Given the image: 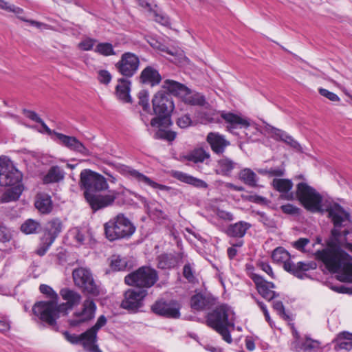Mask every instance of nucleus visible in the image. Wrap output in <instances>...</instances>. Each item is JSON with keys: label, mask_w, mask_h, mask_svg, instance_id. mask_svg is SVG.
Masks as SVG:
<instances>
[{"label": "nucleus", "mask_w": 352, "mask_h": 352, "mask_svg": "<svg viewBox=\"0 0 352 352\" xmlns=\"http://www.w3.org/2000/svg\"><path fill=\"white\" fill-rule=\"evenodd\" d=\"M60 295L65 302L60 305H56L55 302H36L32 307L34 314L53 329H56V320L61 316H66L69 310L80 304L82 299L78 292L67 287L60 289Z\"/></svg>", "instance_id": "nucleus-1"}, {"label": "nucleus", "mask_w": 352, "mask_h": 352, "mask_svg": "<svg viewBox=\"0 0 352 352\" xmlns=\"http://www.w3.org/2000/svg\"><path fill=\"white\" fill-rule=\"evenodd\" d=\"M80 186L85 190L84 194L87 201L95 211L111 205L116 199L115 192L106 195L95 194L107 190L109 186L102 175L91 170L85 169L80 173Z\"/></svg>", "instance_id": "nucleus-2"}, {"label": "nucleus", "mask_w": 352, "mask_h": 352, "mask_svg": "<svg viewBox=\"0 0 352 352\" xmlns=\"http://www.w3.org/2000/svg\"><path fill=\"white\" fill-rule=\"evenodd\" d=\"M316 256L330 272L340 273L342 281L352 283V258L340 247L329 245L317 251Z\"/></svg>", "instance_id": "nucleus-3"}, {"label": "nucleus", "mask_w": 352, "mask_h": 352, "mask_svg": "<svg viewBox=\"0 0 352 352\" xmlns=\"http://www.w3.org/2000/svg\"><path fill=\"white\" fill-rule=\"evenodd\" d=\"M22 174L5 156L0 157V186H10L2 195L0 201L8 203L16 201L21 195L23 187L21 184Z\"/></svg>", "instance_id": "nucleus-4"}, {"label": "nucleus", "mask_w": 352, "mask_h": 352, "mask_svg": "<svg viewBox=\"0 0 352 352\" xmlns=\"http://www.w3.org/2000/svg\"><path fill=\"white\" fill-rule=\"evenodd\" d=\"M206 323L219 333L226 342L232 343L229 328L234 327V312L230 307L221 305L216 307L207 315Z\"/></svg>", "instance_id": "nucleus-5"}, {"label": "nucleus", "mask_w": 352, "mask_h": 352, "mask_svg": "<svg viewBox=\"0 0 352 352\" xmlns=\"http://www.w3.org/2000/svg\"><path fill=\"white\" fill-rule=\"evenodd\" d=\"M152 104L153 113L157 116L151 120V125L157 128L168 126L171 124L170 116L175 108L171 96L160 91L154 95Z\"/></svg>", "instance_id": "nucleus-6"}, {"label": "nucleus", "mask_w": 352, "mask_h": 352, "mask_svg": "<svg viewBox=\"0 0 352 352\" xmlns=\"http://www.w3.org/2000/svg\"><path fill=\"white\" fill-rule=\"evenodd\" d=\"M104 227L106 237L111 241L129 238L135 230V226L122 214L107 222Z\"/></svg>", "instance_id": "nucleus-7"}, {"label": "nucleus", "mask_w": 352, "mask_h": 352, "mask_svg": "<svg viewBox=\"0 0 352 352\" xmlns=\"http://www.w3.org/2000/svg\"><path fill=\"white\" fill-rule=\"evenodd\" d=\"M296 194L300 202L307 210L312 212L322 211L321 195L307 183H298L296 186Z\"/></svg>", "instance_id": "nucleus-8"}, {"label": "nucleus", "mask_w": 352, "mask_h": 352, "mask_svg": "<svg viewBox=\"0 0 352 352\" xmlns=\"http://www.w3.org/2000/svg\"><path fill=\"white\" fill-rule=\"evenodd\" d=\"M272 258L276 263H283V268L285 271L300 279L304 277V272H307L313 268L312 264L310 263H293L290 260L289 252L282 247L276 248L273 251Z\"/></svg>", "instance_id": "nucleus-9"}, {"label": "nucleus", "mask_w": 352, "mask_h": 352, "mask_svg": "<svg viewBox=\"0 0 352 352\" xmlns=\"http://www.w3.org/2000/svg\"><path fill=\"white\" fill-rule=\"evenodd\" d=\"M158 280V274L155 270L142 266L136 271L129 274L124 278V282L129 285H133L138 289L149 288Z\"/></svg>", "instance_id": "nucleus-10"}, {"label": "nucleus", "mask_w": 352, "mask_h": 352, "mask_svg": "<svg viewBox=\"0 0 352 352\" xmlns=\"http://www.w3.org/2000/svg\"><path fill=\"white\" fill-rule=\"evenodd\" d=\"M327 211L328 217L331 219L334 226L331 230V234L334 238H338L342 235L340 228L346 226L347 223L351 222V214L337 203L330 205ZM342 233L344 236H346L349 234V232L344 230Z\"/></svg>", "instance_id": "nucleus-11"}, {"label": "nucleus", "mask_w": 352, "mask_h": 352, "mask_svg": "<svg viewBox=\"0 0 352 352\" xmlns=\"http://www.w3.org/2000/svg\"><path fill=\"white\" fill-rule=\"evenodd\" d=\"M72 276L75 285L83 293L93 296H98L100 292V285L94 280L91 271L85 267L73 270Z\"/></svg>", "instance_id": "nucleus-12"}, {"label": "nucleus", "mask_w": 352, "mask_h": 352, "mask_svg": "<svg viewBox=\"0 0 352 352\" xmlns=\"http://www.w3.org/2000/svg\"><path fill=\"white\" fill-rule=\"evenodd\" d=\"M107 322V318L101 315L96 324L80 335V344L90 352H102L96 344L98 331Z\"/></svg>", "instance_id": "nucleus-13"}, {"label": "nucleus", "mask_w": 352, "mask_h": 352, "mask_svg": "<svg viewBox=\"0 0 352 352\" xmlns=\"http://www.w3.org/2000/svg\"><path fill=\"white\" fill-rule=\"evenodd\" d=\"M118 72L126 78L132 77L138 70L140 59L131 52H124L120 60L116 64Z\"/></svg>", "instance_id": "nucleus-14"}, {"label": "nucleus", "mask_w": 352, "mask_h": 352, "mask_svg": "<svg viewBox=\"0 0 352 352\" xmlns=\"http://www.w3.org/2000/svg\"><path fill=\"white\" fill-rule=\"evenodd\" d=\"M96 305L94 300L87 298L82 303V310L74 313L72 318L69 320L72 327H78L91 320L96 314Z\"/></svg>", "instance_id": "nucleus-15"}, {"label": "nucleus", "mask_w": 352, "mask_h": 352, "mask_svg": "<svg viewBox=\"0 0 352 352\" xmlns=\"http://www.w3.org/2000/svg\"><path fill=\"white\" fill-rule=\"evenodd\" d=\"M180 307L175 300L166 301L164 299L157 300L151 307V310L157 315L168 318L180 317Z\"/></svg>", "instance_id": "nucleus-16"}, {"label": "nucleus", "mask_w": 352, "mask_h": 352, "mask_svg": "<svg viewBox=\"0 0 352 352\" xmlns=\"http://www.w3.org/2000/svg\"><path fill=\"white\" fill-rule=\"evenodd\" d=\"M147 295V291L144 289H131L124 293V298L121 303L122 308L135 311L142 307V300Z\"/></svg>", "instance_id": "nucleus-17"}, {"label": "nucleus", "mask_w": 352, "mask_h": 352, "mask_svg": "<svg viewBox=\"0 0 352 352\" xmlns=\"http://www.w3.org/2000/svg\"><path fill=\"white\" fill-rule=\"evenodd\" d=\"M216 298L210 293L196 292L190 297V307L196 311L211 309L215 305Z\"/></svg>", "instance_id": "nucleus-18"}, {"label": "nucleus", "mask_w": 352, "mask_h": 352, "mask_svg": "<svg viewBox=\"0 0 352 352\" xmlns=\"http://www.w3.org/2000/svg\"><path fill=\"white\" fill-rule=\"evenodd\" d=\"M251 278L254 283L258 294L267 300L270 301L279 296L278 293L270 289L276 287L272 282L267 281L263 276L256 274H253Z\"/></svg>", "instance_id": "nucleus-19"}, {"label": "nucleus", "mask_w": 352, "mask_h": 352, "mask_svg": "<svg viewBox=\"0 0 352 352\" xmlns=\"http://www.w3.org/2000/svg\"><path fill=\"white\" fill-rule=\"evenodd\" d=\"M54 133L58 140V143L61 145L67 147L72 151L79 153L84 156H89L90 155V152L88 148H87L76 137L66 135L58 132Z\"/></svg>", "instance_id": "nucleus-20"}, {"label": "nucleus", "mask_w": 352, "mask_h": 352, "mask_svg": "<svg viewBox=\"0 0 352 352\" xmlns=\"http://www.w3.org/2000/svg\"><path fill=\"white\" fill-rule=\"evenodd\" d=\"M119 171L122 175L127 176V177H131V178L136 179L138 182H142L144 184L151 186L153 188H159L160 190H165L167 188V187L166 186L159 184L153 182L149 177L143 175L142 173H140L139 171L133 169L131 166H126V165H121L119 167Z\"/></svg>", "instance_id": "nucleus-21"}, {"label": "nucleus", "mask_w": 352, "mask_h": 352, "mask_svg": "<svg viewBox=\"0 0 352 352\" xmlns=\"http://www.w3.org/2000/svg\"><path fill=\"white\" fill-rule=\"evenodd\" d=\"M206 141L209 144L211 150L217 155H222L230 142L223 135L219 133L210 132L206 137Z\"/></svg>", "instance_id": "nucleus-22"}, {"label": "nucleus", "mask_w": 352, "mask_h": 352, "mask_svg": "<svg viewBox=\"0 0 352 352\" xmlns=\"http://www.w3.org/2000/svg\"><path fill=\"white\" fill-rule=\"evenodd\" d=\"M320 347V343L318 340L306 338L300 340L296 335V339L291 343V349L295 352H317Z\"/></svg>", "instance_id": "nucleus-23"}, {"label": "nucleus", "mask_w": 352, "mask_h": 352, "mask_svg": "<svg viewBox=\"0 0 352 352\" xmlns=\"http://www.w3.org/2000/svg\"><path fill=\"white\" fill-rule=\"evenodd\" d=\"M221 116L227 123V129L231 133H234V129L248 128L250 126L248 120L234 113L223 112Z\"/></svg>", "instance_id": "nucleus-24"}, {"label": "nucleus", "mask_w": 352, "mask_h": 352, "mask_svg": "<svg viewBox=\"0 0 352 352\" xmlns=\"http://www.w3.org/2000/svg\"><path fill=\"white\" fill-rule=\"evenodd\" d=\"M239 168V164L227 156H223L217 161L215 173L222 176L230 177L234 170Z\"/></svg>", "instance_id": "nucleus-25"}, {"label": "nucleus", "mask_w": 352, "mask_h": 352, "mask_svg": "<svg viewBox=\"0 0 352 352\" xmlns=\"http://www.w3.org/2000/svg\"><path fill=\"white\" fill-rule=\"evenodd\" d=\"M140 80L143 84H148L151 87H154L160 84L162 80V76L154 67L147 66L142 71Z\"/></svg>", "instance_id": "nucleus-26"}, {"label": "nucleus", "mask_w": 352, "mask_h": 352, "mask_svg": "<svg viewBox=\"0 0 352 352\" xmlns=\"http://www.w3.org/2000/svg\"><path fill=\"white\" fill-rule=\"evenodd\" d=\"M272 185L273 188L280 192L284 197L288 200L293 199L294 194L289 192L293 187L292 180L289 179H274Z\"/></svg>", "instance_id": "nucleus-27"}, {"label": "nucleus", "mask_w": 352, "mask_h": 352, "mask_svg": "<svg viewBox=\"0 0 352 352\" xmlns=\"http://www.w3.org/2000/svg\"><path fill=\"white\" fill-rule=\"evenodd\" d=\"M34 206L38 212L43 214H50L53 209L51 197L45 193L36 195Z\"/></svg>", "instance_id": "nucleus-28"}, {"label": "nucleus", "mask_w": 352, "mask_h": 352, "mask_svg": "<svg viewBox=\"0 0 352 352\" xmlns=\"http://www.w3.org/2000/svg\"><path fill=\"white\" fill-rule=\"evenodd\" d=\"M173 177L177 179L199 188H207L208 185L202 179L194 177L181 171H174Z\"/></svg>", "instance_id": "nucleus-29"}, {"label": "nucleus", "mask_w": 352, "mask_h": 352, "mask_svg": "<svg viewBox=\"0 0 352 352\" xmlns=\"http://www.w3.org/2000/svg\"><path fill=\"white\" fill-rule=\"evenodd\" d=\"M62 229L63 223L61 220L58 218L52 219L48 221L43 236L54 242L61 232Z\"/></svg>", "instance_id": "nucleus-30"}, {"label": "nucleus", "mask_w": 352, "mask_h": 352, "mask_svg": "<svg viewBox=\"0 0 352 352\" xmlns=\"http://www.w3.org/2000/svg\"><path fill=\"white\" fill-rule=\"evenodd\" d=\"M162 87L168 92L170 96L172 94L181 98L186 92L187 89L184 85L170 79L164 81Z\"/></svg>", "instance_id": "nucleus-31"}, {"label": "nucleus", "mask_w": 352, "mask_h": 352, "mask_svg": "<svg viewBox=\"0 0 352 352\" xmlns=\"http://www.w3.org/2000/svg\"><path fill=\"white\" fill-rule=\"evenodd\" d=\"M131 81L124 78L118 79V85L116 87L118 98L124 102H131L129 95Z\"/></svg>", "instance_id": "nucleus-32"}, {"label": "nucleus", "mask_w": 352, "mask_h": 352, "mask_svg": "<svg viewBox=\"0 0 352 352\" xmlns=\"http://www.w3.org/2000/svg\"><path fill=\"white\" fill-rule=\"evenodd\" d=\"M251 227L249 223L245 221H239L236 223L231 224L227 229V234L232 237H243L247 230Z\"/></svg>", "instance_id": "nucleus-33"}, {"label": "nucleus", "mask_w": 352, "mask_h": 352, "mask_svg": "<svg viewBox=\"0 0 352 352\" xmlns=\"http://www.w3.org/2000/svg\"><path fill=\"white\" fill-rule=\"evenodd\" d=\"M210 157V153L202 147L194 148L185 156L186 160L194 163H202Z\"/></svg>", "instance_id": "nucleus-34"}, {"label": "nucleus", "mask_w": 352, "mask_h": 352, "mask_svg": "<svg viewBox=\"0 0 352 352\" xmlns=\"http://www.w3.org/2000/svg\"><path fill=\"white\" fill-rule=\"evenodd\" d=\"M65 177L64 170L58 166H52L47 174L43 177L44 184L57 183L63 180Z\"/></svg>", "instance_id": "nucleus-35"}, {"label": "nucleus", "mask_w": 352, "mask_h": 352, "mask_svg": "<svg viewBox=\"0 0 352 352\" xmlns=\"http://www.w3.org/2000/svg\"><path fill=\"white\" fill-rule=\"evenodd\" d=\"M182 99L185 103L190 105L204 106L206 103L205 98L202 94L193 92L188 87Z\"/></svg>", "instance_id": "nucleus-36"}, {"label": "nucleus", "mask_w": 352, "mask_h": 352, "mask_svg": "<svg viewBox=\"0 0 352 352\" xmlns=\"http://www.w3.org/2000/svg\"><path fill=\"white\" fill-rule=\"evenodd\" d=\"M157 267L162 270L174 268L177 265V258L172 254H162L157 257Z\"/></svg>", "instance_id": "nucleus-37"}, {"label": "nucleus", "mask_w": 352, "mask_h": 352, "mask_svg": "<svg viewBox=\"0 0 352 352\" xmlns=\"http://www.w3.org/2000/svg\"><path fill=\"white\" fill-rule=\"evenodd\" d=\"M336 349H352V333L343 331L340 333L335 340Z\"/></svg>", "instance_id": "nucleus-38"}, {"label": "nucleus", "mask_w": 352, "mask_h": 352, "mask_svg": "<svg viewBox=\"0 0 352 352\" xmlns=\"http://www.w3.org/2000/svg\"><path fill=\"white\" fill-rule=\"evenodd\" d=\"M239 177L240 180L248 186L255 187L257 186L258 177L250 168H245L242 169L239 173Z\"/></svg>", "instance_id": "nucleus-39"}, {"label": "nucleus", "mask_w": 352, "mask_h": 352, "mask_svg": "<svg viewBox=\"0 0 352 352\" xmlns=\"http://www.w3.org/2000/svg\"><path fill=\"white\" fill-rule=\"evenodd\" d=\"M21 230L25 234H30L38 232L41 230V226L39 222L29 219L21 225Z\"/></svg>", "instance_id": "nucleus-40"}, {"label": "nucleus", "mask_w": 352, "mask_h": 352, "mask_svg": "<svg viewBox=\"0 0 352 352\" xmlns=\"http://www.w3.org/2000/svg\"><path fill=\"white\" fill-rule=\"evenodd\" d=\"M111 266L117 271L124 270L128 267V261L125 257H122L120 255H113L111 257Z\"/></svg>", "instance_id": "nucleus-41"}, {"label": "nucleus", "mask_w": 352, "mask_h": 352, "mask_svg": "<svg viewBox=\"0 0 352 352\" xmlns=\"http://www.w3.org/2000/svg\"><path fill=\"white\" fill-rule=\"evenodd\" d=\"M69 234L79 245H84L88 238V233L85 230H80L78 228L72 229Z\"/></svg>", "instance_id": "nucleus-42"}, {"label": "nucleus", "mask_w": 352, "mask_h": 352, "mask_svg": "<svg viewBox=\"0 0 352 352\" xmlns=\"http://www.w3.org/2000/svg\"><path fill=\"white\" fill-rule=\"evenodd\" d=\"M39 290L42 294H45L48 298H50V300L40 301L39 302L49 303L55 302L56 304L58 303V294L53 290L51 287L47 285L42 284L39 287Z\"/></svg>", "instance_id": "nucleus-43"}, {"label": "nucleus", "mask_w": 352, "mask_h": 352, "mask_svg": "<svg viewBox=\"0 0 352 352\" xmlns=\"http://www.w3.org/2000/svg\"><path fill=\"white\" fill-rule=\"evenodd\" d=\"M95 52L105 56L116 54L112 44L109 43H100L98 44Z\"/></svg>", "instance_id": "nucleus-44"}, {"label": "nucleus", "mask_w": 352, "mask_h": 352, "mask_svg": "<svg viewBox=\"0 0 352 352\" xmlns=\"http://www.w3.org/2000/svg\"><path fill=\"white\" fill-rule=\"evenodd\" d=\"M0 8L10 12L15 13L17 15L21 14L23 10L14 5H10L4 0H0Z\"/></svg>", "instance_id": "nucleus-45"}, {"label": "nucleus", "mask_w": 352, "mask_h": 352, "mask_svg": "<svg viewBox=\"0 0 352 352\" xmlns=\"http://www.w3.org/2000/svg\"><path fill=\"white\" fill-rule=\"evenodd\" d=\"M148 96V92L146 90H142L138 94L139 104L143 107L145 111L149 110Z\"/></svg>", "instance_id": "nucleus-46"}, {"label": "nucleus", "mask_w": 352, "mask_h": 352, "mask_svg": "<svg viewBox=\"0 0 352 352\" xmlns=\"http://www.w3.org/2000/svg\"><path fill=\"white\" fill-rule=\"evenodd\" d=\"M54 242L52 240L43 236L41 243L38 248L36 250V254L39 256H43L45 254L50 247Z\"/></svg>", "instance_id": "nucleus-47"}, {"label": "nucleus", "mask_w": 352, "mask_h": 352, "mask_svg": "<svg viewBox=\"0 0 352 352\" xmlns=\"http://www.w3.org/2000/svg\"><path fill=\"white\" fill-rule=\"evenodd\" d=\"M157 138L164 139L168 141H173L176 138V133L172 131L159 129L155 133Z\"/></svg>", "instance_id": "nucleus-48"}, {"label": "nucleus", "mask_w": 352, "mask_h": 352, "mask_svg": "<svg viewBox=\"0 0 352 352\" xmlns=\"http://www.w3.org/2000/svg\"><path fill=\"white\" fill-rule=\"evenodd\" d=\"M183 275L186 279L190 283H194L195 276H194V271L190 263L184 265L183 268Z\"/></svg>", "instance_id": "nucleus-49"}, {"label": "nucleus", "mask_w": 352, "mask_h": 352, "mask_svg": "<svg viewBox=\"0 0 352 352\" xmlns=\"http://www.w3.org/2000/svg\"><path fill=\"white\" fill-rule=\"evenodd\" d=\"M192 123L190 116L185 114L177 118V124L181 129H186Z\"/></svg>", "instance_id": "nucleus-50"}, {"label": "nucleus", "mask_w": 352, "mask_h": 352, "mask_svg": "<svg viewBox=\"0 0 352 352\" xmlns=\"http://www.w3.org/2000/svg\"><path fill=\"white\" fill-rule=\"evenodd\" d=\"M273 307L281 318L286 320H289V316L286 314L285 307L281 301H275Z\"/></svg>", "instance_id": "nucleus-51"}, {"label": "nucleus", "mask_w": 352, "mask_h": 352, "mask_svg": "<svg viewBox=\"0 0 352 352\" xmlns=\"http://www.w3.org/2000/svg\"><path fill=\"white\" fill-rule=\"evenodd\" d=\"M256 214L259 217V221L262 222L265 226L270 228L274 227V221L272 219H271L269 217H267L265 212L258 211L256 212Z\"/></svg>", "instance_id": "nucleus-52"}, {"label": "nucleus", "mask_w": 352, "mask_h": 352, "mask_svg": "<svg viewBox=\"0 0 352 352\" xmlns=\"http://www.w3.org/2000/svg\"><path fill=\"white\" fill-rule=\"evenodd\" d=\"M270 127V132L272 133V138L276 140L279 141H284V139L286 138V136L287 135V133L285 132L284 131H282L280 129H276L273 126Z\"/></svg>", "instance_id": "nucleus-53"}, {"label": "nucleus", "mask_w": 352, "mask_h": 352, "mask_svg": "<svg viewBox=\"0 0 352 352\" xmlns=\"http://www.w3.org/2000/svg\"><path fill=\"white\" fill-rule=\"evenodd\" d=\"M319 94L328 98L329 100L332 102H338L340 101V98L334 93L329 91V90L324 89V88H320L318 89Z\"/></svg>", "instance_id": "nucleus-54"}, {"label": "nucleus", "mask_w": 352, "mask_h": 352, "mask_svg": "<svg viewBox=\"0 0 352 352\" xmlns=\"http://www.w3.org/2000/svg\"><path fill=\"white\" fill-rule=\"evenodd\" d=\"M310 241L307 238H300L292 243V246L296 250L305 252V247L309 243Z\"/></svg>", "instance_id": "nucleus-55"}, {"label": "nucleus", "mask_w": 352, "mask_h": 352, "mask_svg": "<svg viewBox=\"0 0 352 352\" xmlns=\"http://www.w3.org/2000/svg\"><path fill=\"white\" fill-rule=\"evenodd\" d=\"M96 42V39L87 38L78 44V47L85 51L91 50Z\"/></svg>", "instance_id": "nucleus-56"}, {"label": "nucleus", "mask_w": 352, "mask_h": 352, "mask_svg": "<svg viewBox=\"0 0 352 352\" xmlns=\"http://www.w3.org/2000/svg\"><path fill=\"white\" fill-rule=\"evenodd\" d=\"M98 79L100 82L107 85L111 80V75L107 70H100L98 72Z\"/></svg>", "instance_id": "nucleus-57"}, {"label": "nucleus", "mask_w": 352, "mask_h": 352, "mask_svg": "<svg viewBox=\"0 0 352 352\" xmlns=\"http://www.w3.org/2000/svg\"><path fill=\"white\" fill-rule=\"evenodd\" d=\"M10 230L5 226L0 225V241L6 243L11 239Z\"/></svg>", "instance_id": "nucleus-58"}, {"label": "nucleus", "mask_w": 352, "mask_h": 352, "mask_svg": "<svg viewBox=\"0 0 352 352\" xmlns=\"http://www.w3.org/2000/svg\"><path fill=\"white\" fill-rule=\"evenodd\" d=\"M287 145L293 148L294 149L298 151H302V147L300 144L295 140L291 135H288L286 136V138L284 139L283 141Z\"/></svg>", "instance_id": "nucleus-59"}, {"label": "nucleus", "mask_w": 352, "mask_h": 352, "mask_svg": "<svg viewBox=\"0 0 352 352\" xmlns=\"http://www.w3.org/2000/svg\"><path fill=\"white\" fill-rule=\"evenodd\" d=\"M287 145L293 148L294 149L298 151H302V147L300 144L295 140L291 135H288L286 136V138L284 139L283 141Z\"/></svg>", "instance_id": "nucleus-60"}, {"label": "nucleus", "mask_w": 352, "mask_h": 352, "mask_svg": "<svg viewBox=\"0 0 352 352\" xmlns=\"http://www.w3.org/2000/svg\"><path fill=\"white\" fill-rule=\"evenodd\" d=\"M287 145L293 148L294 149L298 151H302V147L300 144L295 140L291 135H288L286 136V138L284 139L283 141Z\"/></svg>", "instance_id": "nucleus-61"}, {"label": "nucleus", "mask_w": 352, "mask_h": 352, "mask_svg": "<svg viewBox=\"0 0 352 352\" xmlns=\"http://www.w3.org/2000/svg\"><path fill=\"white\" fill-rule=\"evenodd\" d=\"M10 329V322L6 316L0 315V331L6 332Z\"/></svg>", "instance_id": "nucleus-62"}, {"label": "nucleus", "mask_w": 352, "mask_h": 352, "mask_svg": "<svg viewBox=\"0 0 352 352\" xmlns=\"http://www.w3.org/2000/svg\"><path fill=\"white\" fill-rule=\"evenodd\" d=\"M23 114L25 115L26 117H28L30 120H32L37 123H39L41 122L42 119L38 116V115L36 112H34L33 111H30V110L24 109L23 110Z\"/></svg>", "instance_id": "nucleus-63"}, {"label": "nucleus", "mask_w": 352, "mask_h": 352, "mask_svg": "<svg viewBox=\"0 0 352 352\" xmlns=\"http://www.w3.org/2000/svg\"><path fill=\"white\" fill-rule=\"evenodd\" d=\"M280 208L284 213L289 214H296L298 210V208L289 204L281 206Z\"/></svg>", "instance_id": "nucleus-64"}]
</instances>
